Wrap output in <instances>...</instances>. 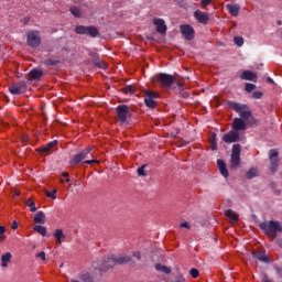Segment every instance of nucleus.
Wrapping results in <instances>:
<instances>
[{
    "label": "nucleus",
    "mask_w": 282,
    "mask_h": 282,
    "mask_svg": "<svg viewBox=\"0 0 282 282\" xmlns=\"http://www.w3.org/2000/svg\"><path fill=\"white\" fill-rule=\"evenodd\" d=\"M12 230H17V228H19V223H17V220H14L11 225Z\"/></svg>",
    "instance_id": "nucleus-52"
},
{
    "label": "nucleus",
    "mask_w": 282,
    "mask_h": 282,
    "mask_svg": "<svg viewBox=\"0 0 282 282\" xmlns=\"http://www.w3.org/2000/svg\"><path fill=\"white\" fill-rule=\"evenodd\" d=\"M53 237H55V239H65V234L63 232V229H56Z\"/></svg>",
    "instance_id": "nucleus-34"
},
{
    "label": "nucleus",
    "mask_w": 282,
    "mask_h": 282,
    "mask_svg": "<svg viewBox=\"0 0 282 282\" xmlns=\"http://www.w3.org/2000/svg\"><path fill=\"white\" fill-rule=\"evenodd\" d=\"M212 151H217V133L213 132L209 138Z\"/></svg>",
    "instance_id": "nucleus-26"
},
{
    "label": "nucleus",
    "mask_w": 282,
    "mask_h": 282,
    "mask_svg": "<svg viewBox=\"0 0 282 282\" xmlns=\"http://www.w3.org/2000/svg\"><path fill=\"white\" fill-rule=\"evenodd\" d=\"M252 98H256L257 100H261V98H263V93L257 90V91H254V93L252 94Z\"/></svg>",
    "instance_id": "nucleus-41"
},
{
    "label": "nucleus",
    "mask_w": 282,
    "mask_h": 282,
    "mask_svg": "<svg viewBox=\"0 0 282 282\" xmlns=\"http://www.w3.org/2000/svg\"><path fill=\"white\" fill-rule=\"evenodd\" d=\"M180 96H181L182 98H189L191 94H188V93L185 91V90H180Z\"/></svg>",
    "instance_id": "nucleus-47"
},
{
    "label": "nucleus",
    "mask_w": 282,
    "mask_h": 282,
    "mask_svg": "<svg viewBox=\"0 0 282 282\" xmlns=\"http://www.w3.org/2000/svg\"><path fill=\"white\" fill-rule=\"evenodd\" d=\"M61 62L58 59H53V58H47L44 61V65L47 66H54V65H58Z\"/></svg>",
    "instance_id": "nucleus-35"
},
{
    "label": "nucleus",
    "mask_w": 282,
    "mask_h": 282,
    "mask_svg": "<svg viewBox=\"0 0 282 282\" xmlns=\"http://www.w3.org/2000/svg\"><path fill=\"white\" fill-rule=\"evenodd\" d=\"M144 169H147V165L138 167L137 173L139 177H147V171H144Z\"/></svg>",
    "instance_id": "nucleus-36"
},
{
    "label": "nucleus",
    "mask_w": 282,
    "mask_h": 282,
    "mask_svg": "<svg viewBox=\"0 0 282 282\" xmlns=\"http://www.w3.org/2000/svg\"><path fill=\"white\" fill-rule=\"evenodd\" d=\"M62 177H66V180L69 178V173L68 172H63Z\"/></svg>",
    "instance_id": "nucleus-54"
},
{
    "label": "nucleus",
    "mask_w": 282,
    "mask_h": 282,
    "mask_svg": "<svg viewBox=\"0 0 282 282\" xmlns=\"http://www.w3.org/2000/svg\"><path fill=\"white\" fill-rule=\"evenodd\" d=\"M253 177H257V170L250 169V170L247 172V180H252Z\"/></svg>",
    "instance_id": "nucleus-38"
},
{
    "label": "nucleus",
    "mask_w": 282,
    "mask_h": 282,
    "mask_svg": "<svg viewBox=\"0 0 282 282\" xmlns=\"http://www.w3.org/2000/svg\"><path fill=\"white\" fill-rule=\"evenodd\" d=\"M132 257H134V259H137V261H140V259H142V254L140 253V251H134L132 253Z\"/></svg>",
    "instance_id": "nucleus-46"
},
{
    "label": "nucleus",
    "mask_w": 282,
    "mask_h": 282,
    "mask_svg": "<svg viewBox=\"0 0 282 282\" xmlns=\"http://www.w3.org/2000/svg\"><path fill=\"white\" fill-rule=\"evenodd\" d=\"M217 166H218L223 177H228V169L226 167V162H224V160H221V159H218Z\"/></svg>",
    "instance_id": "nucleus-22"
},
{
    "label": "nucleus",
    "mask_w": 282,
    "mask_h": 282,
    "mask_svg": "<svg viewBox=\"0 0 282 282\" xmlns=\"http://www.w3.org/2000/svg\"><path fill=\"white\" fill-rule=\"evenodd\" d=\"M35 257H37V259H41L42 261H45V251H42V252H40V253H36V256Z\"/></svg>",
    "instance_id": "nucleus-48"
},
{
    "label": "nucleus",
    "mask_w": 282,
    "mask_h": 282,
    "mask_svg": "<svg viewBox=\"0 0 282 282\" xmlns=\"http://www.w3.org/2000/svg\"><path fill=\"white\" fill-rule=\"evenodd\" d=\"M155 78L158 83H160L161 87H164L165 89H171V87H173V84L175 83V77L166 73L156 74Z\"/></svg>",
    "instance_id": "nucleus-4"
},
{
    "label": "nucleus",
    "mask_w": 282,
    "mask_h": 282,
    "mask_svg": "<svg viewBox=\"0 0 282 282\" xmlns=\"http://www.w3.org/2000/svg\"><path fill=\"white\" fill-rule=\"evenodd\" d=\"M56 243H58L59 246L63 243L62 239H56Z\"/></svg>",
    "instance_id": "nucleus-57"
},
{
    "label": "nucleus",
    "mask_w": 282,
    "mask_h": 282,
    "mask_svg": "<svg viewBox=\"0 0 282 282\" xmlns=\"http://www.w3.org/2000/svg\"><path fill=\"white\" fill-rule=\"evenodd\" d=\"M123 91L124 94H130V95H133L135 94V87L131 86V85H128L123 88Z\"/></svg>",
    "instance_id": "nucleus-37"
},
{
    "label": "nucleus",
    "mask_w": 282,
    "mask_h": 282,
    "mask_svg": "<svg viewBox=\"0 0 282 282\" xmlns=\"http://www.w3.org/2000/svg\"><path fill=\"white\" fill-rule=\"evenodd\" d=\"M267 80H268V83H271V84L274 83V80L271 77H268Z\"/></svg>",
    "instance_id": "nucleus-56"
},
{
    "label": "nucleus",
    "mask_w": 282,
    "mask_h": 282,
    "mask_svg": "<svg viewBox=\"0 0 282 282\" xmlns=\"http://www.w3.org/2000/svg\"><path fill=\"white\" fill-rule=\"evenodd\" d=\"M254 89H257V85L254 84L247 83L245 86V90L247 91V94H252Z\"/></svg>",
    "instance_id": "nucleus-33"
},
{
    "label": "nucleus",
    "mask_w": 282,
    "mask_h": 282,
    "mask_svg": "<svg viewBox=\"0 0 282 282\" xmlns=\"http://www.w3.org/2000/svg\"><path fill=\"white\" fill-rule=\"evenodd\" d=\"M26 43L30 47H39L41 45V36H39V32H29Z\"/></svg>",
    "instance_id": "nucleus-13"
},
{
    "label": "nucleus",
    "mask_w": 282,
    "mask_h": 282,
    "mask_svg": "<svg viewBox=\"0 0 282 282\" xmlns=\"http://www.w3.org/2000/svg\"><path fill=\"white\" fill-rule=\"evenodd\" d=\"M9 91L12 96H21V94H25V91H28V84L25 82L14 83L9 87Z\"/></svg>",
    "instance_id": "nucleus-9"
},
{
    "label": "nucleus",
    "mask_w": 282,
    "mask_h": 282,
    "mask_svg": "<svg viewBox=\"0 0 282 282\" xmlns=\"http://www.w3.org/2000/svg\"><path fill=\"white\" fill-rule=\"evenodd\" d=\"M116 112H117V120L118 122H121V124H124V122H127V118L131 116V111L129 110V106L127 105H119L116 108Z\"/></svg>",
    "instance_id": "nucleus-7"
},
{
    "label": "nucleus",
    "mask_w": 282,
    "mask_h": 282,
    "mask_svg": "<svg viewBox=\"0 0 282 282\" xmlns=\"http://www.w3.org/2000/svg\"><path fill=\"white\" fill-rule=\"evenodd\" d=\"M76 34H86V36H91V39H96L100 32L96 26H85V25H77L75 26Z\"/></svg>",
    "instance_id": "nucleus-6"
},
{
    "label": "nucleus",
    "mask_w": 282,
    "mask_h": 282,
    "mask_svg": "<svg viewBox=\"0 0 282 282\" xmlns=\"http://www.w3.org/2000/svg\"><path fill=\"white\" fill-rule=\"evenodd\" d=\"M33 220L35 221V224H45V213L37 212Z\"/></svg>",
    "instance_id": "nucleus-27"
},
{
    "label": "nucleus",
    "mask_w": 282,
    "mask_h": 282,
    "mask_svg": "<svg viewBox=\"0 0 282 282\" xmlns=\"http://www.w3.org/2000/svg\"><path fill=\"white\" fill-rule=\"evenodd\" d=\"M12 260V253L7 252L1 256V268H8V263Z\"/></svg>",
    "instance_id": "nucleus-25"
},
{
    "label": "nucleus",
    "mask_w": 282,
    "mask_h": 282,
    "mask_svg": "<svg viewBox=\"0 0 282 282\" xmlns=\"http://www.w3.org/2000/svg\"><path fill=\"white\" fill-rule=\"evenodd\" d=\"M95 67H98L99 69H107V63H105V61L102 59H97L94 63Z\"/></svg>",
    "instance_id": "nucleus-31"
},
{
    "label": "nucleus",
    "mask_w": 282,
    "mask_h": 282,
    "mask_svg": "<svg viewBox=\"0 0 282 282\" xmlns=\"http://www.w3.org/2000/svg\"><path fill=\"white\" fill-rule=\"evenodd\" d=\"M30 80H40L43 78V70L42 69H31L29 73Z\"/></svg>",
    "instance_id": "nucleus-20"
},
{
    "label": "nucleus",
    "mask_w": 282,
    "mask_h": 282,
    "mask_svg": "<svg viewBox=\"0 0 282 282\" xmlns=\"http://www.w3.org/2000/svg\"><path fill=\"white\" fill-rule=\"evenodd\" d=\"M269 160H270V171L272 173H276L279 171V151L276 150H270L269 152Z\"/></svg>",
    "instance_id": "nucleus-11"
},
{
    "label": "nucleus",
    "mask_w": 282,
    "mask_h": 282,
    "mask_svg": "<svg viewBox=\"0 0 282 282\" xmlns=\"http://www.w3.org/2000/svg\"><path fill=\"white\" fill-rule=\"evenodd\" d=\"M153 23L156 25V32L159 34H166V23L162 19H154Z\"/></svg>",
    "instance_id": "nucleus-18"
},
{
    "label": "nucleus",
    "mask_w": 282,
    "mask_h": 282,
    "mask_svg": "<svg viewBox=\"0 0 282 282\" xmlns=\"http://www.w3.org/2000/svg\"><path fill=\"white\" fill-rule=\"evenodd\" d=\"M189 274L193 279H197V276H199V270L193 268L191 269Z\"/></svg>",
    "instance_id": "nucleus-40"
},
{
    "label": "nucleus",
    "mask_w": 282,
    "mask_h": 282,
    "mask_svg": "<svg viewBox=\"0 0 282 282\" xmlns=\"http://www.w3.org/2000/svg\"><path fill=\"white\" fill-rule=\"evenodd\" d=\"M246 119L243 118H235L231 123V129L239 133V131H246L248 129V124L246 123Z\"/></svg>",
    "instance_id": "nucleus-14"
},
{
    "label": "nucleus",
    "mask_w": 282,
    "mask_h": 282,
    "mask_svg": "<svg viewBox=\"0 0 282 282\" xmlns=\"http://www.w3.org/2000/svg\"><path fill=\"white\" fill-rule=\"evenodd\" d=\"M69 12H70V14H73V17H76L77 19H80V17H82L80 8H78V7H72L69 9Z\"/></svg>",
    "instance_id": "nucleus-30"
},
{
    "label": "nucleus",
    "mask_w": 282,
    "mask_h": 282,
    "mask_svg": "<svg viewBox=\"0 0 282 282\" xmlns=\"http://www.w3.org/2000/svg\"><path fill=\"white\" fill-rule=\"evenodd\" d=\"M59 182H61V184H65V183L69 184L70 180L69 178H66V180L61 178Z\"/></svg>",
    "instance_id": "nucleus-53"
},
{
    "label": "nucleus",
    "mask_w": 282,
    "mask_h": 282,
    "mask_svg": "<svg viewBox=\"0 0 282 282\" xmlns=\"http://www.w3.org/2000/svg\"><path fill=\"white\" fill-rule=\"evenodd\" d=\"M212 1H213V0H202V1H200L202 8H206V7L210 6V2H212Z\"/></svg>",
    "instance_id": "nucleus-45"
},
{
    "label": "nucleus",
    "mask_w": 282,
    "mask_h": 282,
    "mask_svg": "<svg viewBox=\"0 0 282 282\" xmlns=\"http://www.w3.org/2000/svg\"><path fill=\"white\" fill-rule=\"evenodd\" d=\"M34 232H37L39 235H42V237H46L47 235V228L43 227L41 225H36L33 227Z\"/></svg>",
    "instance_id": "nucleus-28"
},
{
    "label": "nucleus",
    "mask_w": 282,
    "mask_h": 282,
    "mask_svg": "<svg viewBox=\"0 0 282 282\" xmlns=\"http://www.w3.org/2000/svg\"><path fill=\"white\" fill-rule=\"evenodd\" d=\"M223 141L226 142V144H232V142H239V132L231 130L228 133L224 134Z\"/></svg>",
    "instance_id": "nucleus-15"
},
{
    "label": "nucleus",
    "mask_w": 282,
    "mask_h": 282,
    "mask_svg": "<svg viewBox=\"0 0 282 282\" xmlns=\"http://www.w3.org/2000/svg\"><path fill=\"white\" fill-rule=\"evenodd\" d=\"M3 235H6V227L0 226V240L3 241V239H6V237H3Z\"/></svg>",
    "instance_id": "nucleus-44"
},
{
    "label": "nucleus",
    "mask_w": 282,
    "mask_h": 282,
    "mask_svg": "<svg viewBox=\"0 0 282 282\" xmlns=\"http://www.w3.org/2000/svg\"><path fill=\"white\" fill-rule=\"evenodd\" d=\"M181 28V34H183L186 41H193L195 39V29L191 24H183Z\"/></svg>",
    "instance_id": "nucleus-12"
},
{
    "label": "nucleus",
    "mask_w": 282,
    "mask_h": 282,
    "mask_svg": "<svg viewBox=\"0 0 282 282\" xmlns=\"http://www.w3.org/2000/svg\"><path fill=\"white\" fill-rule=\"evenodd\" d=\"M57 189H53L52 192H46V196L51 197V199H56Z\"/></svg>",
    "instance_id": "nucleus-42"
},
{
    "label": "nucleus",
    "mask_w": 282,
    "mask_h": 282,
    "mask_svg": "<svg viewBox=\"0 0 282 282\" xmlns=\"http://www.w3.org/2000/svg\"><path fill=\"white\" fill-rule=\"evenodd\" d=\"M240 78L241 80H256L257 74L252 73L251 70H243Z\"/></svg>",
    "instance_id": "nucleus-24"
},
{
    "label": "nucleus",
    "mask_w": 282,
    "mask_h": 282,
    "mask_svg": "<svg viewBox=\"0 0 282 282\" xmlns=\"http://www.w3.org/2000/svg\"><path fill=\"white\" fill-rule=\"evenodd\" d=\"M159 97H160V94L145 90L144 91L145 106L149 107V109H155V107L158 106V104L155 102V98H159Z\"/></svg>",
    "instance_id": "nucleus-8"
},
{
    "label": "nucleus",
    "mask_w": 282,
    "mask_h": 282,
    "mask_svg": "<svg viewBox=\"0 0 282 282\" xmlns=\"http://www.w3.org/2000/svg\"><path fill=\"white\" fill-rule=\"evenodd\" d=\"M84 164H100V161L93 159L84 161Z\"/></svg>",
    "instance_id": "nucleus-43"
},
{
    "label": "nucleus",
    "mask_w": 282,
    "mask_h": 282,
    "mask_svg": "<svg viewBox=\"0 0 282 282\" xmlns=\"http://www.w3.org/2000/svg\"><path fill=\"white\" fill-rule=\"evenodd\" d=\"M260 229L264 231L267 237L272 241L276 240V232H282V225L279 220H269L260 224Z\"/></svg>",
    "instance_id": "nucleus-2"
},
{
    "label": "nucleus",
    "mask_w": 282,
    "mask_h": 282,
    "mask_svg": "<svg viewBox=\"0 0 282 282\" xmlns=\"http://www.w3.org/2000/svg\"><path fill=\"white\" fill-rule=\"evenodd\" d=\"M131 261H133L131 256L118 254L108 257L106 263H108V268H113L115 265H127V263H131Z\"/></svg>",
    "instance_id": "nucleus-3"
},
{
    "label": "nucleus",
    "mask_w": 282,
    "mask_h": 282,
    "mask_svg": "<svg viewBox=\"0 0 282 282\" xmlns=\"http://www.w3.org/2000/svg\"><path fill=\"white\" fill-rule=\"evenodd\" d=\"M263 282H272V281H270V280H264Z\"/></svg>",
    "instance_id": "nucleus-60"
},
{
    "label": "nucleus",
    "mask_w": 282,
    "mask_h": 282,
    "mask_svg": "<svg viewBox=\"0 0 282 282\" xmlns=\"http://www.w3.org/2000/svg\"><path fill=\"white\" fill-rule=\"evenodd\" d=\"M175 282H186V279H184L182 275H176Z\"/></svg>",
    "instance_id": "nucleus-50"
},
{
    "label": "nucleus",
    "mask_w": 282,
    "mask_h": 282,
    "mask_svg": "<svg viewBox=\"0 0 282 282\" xmlns=\"http://www.w3.org/2000/svg\"><path fill=\"white\" fill-rule=\"evenodd\" d=\"M227 106L229 107V109L236 111V113H238V116L242 118V120H254V118L252 117V110H250V106H248L247 104L227 101Z\"/></svg>",
    "instance_id": "nucleus-1"
},
{
    "label": "nucleus",
    "mask_w": 282,
    "mask_h": 282,
    "mask_svg": "<svg viewBox=\"0 0 282 282\" xmlns=\"http://www.w3.org/2000/svg\"><path fill=\"white\" fill-rule=\"evenodd\" d=\"M234 43H236L238 45V47H242L243 39L241 36H236V37H234Z\"/></svg>",
    "instance_id": "nucleus-39"
},
{
    "label": "nucleus",
    "mask_w": 282,
    "mask_h": 282,
    "mask_svg": "<svg viewBox=\"0 0 282 282\" xmlns=\"http://www.w3.org/2000/svg\"><path fill=\"white\" fill-rule=\"evenodd\" d=\"M226 8L231 17H239V10H241L239 4H227Z\"/></svg>",
    "instance_id": "nucleus-21"
},
{
    "label": "nucleus",
    "mask_w": 282,
    "mask_h": 282,
    "mask_svg": "<svg viewBox=\"0 0 282 282\" xmlns=\"http://www.w3.org/2000/svg\"><path fill=\"white\" fill-rule=\"evenodd\" d=\"M241 164V145L234 144L231 150L230 166L237 169Z\"/></svg>",
    "instance_id": "nucleus-5"
},
{
    "label": "nucleus",
    "mask_w": 282,
    "mask_h": 282,
    "mask_svg": "<svg viewBox=\"0 0 282 282\" xmlns=\"http://www.w3.org/2000/svg\"><path fill=\"white\" fill-rule=\"evenodd\" d=\"M26 206L30 207L31 213H36V205L34 204V200L32 198H29L26 200Z\"/></svg>",
    "instance_id": "nucleus-32"
},
{
    "label": "nucleus",
    "mask_w": 282,
    "mask_h": 282,
    "mask_svg": "<svg viewBox=\"0 0 282 282\" xmlns=\"http://www.w3.org/2000/svg\"><path fill=\"white\" fill-rule=\"evenodd\" d=\"M194 17L198 21V23H203L204 25H206L210 20V18H208V14H206V12H202L199 10L194 12Z\"/></svg>",
    "instance_id": "nucleus-17"
},
{
    "label": "nucleus",
    "mask_w": 282,
    "mask_h": 282,
    "mask_svg": "<svg viewBox=\"0 0 282 282\" xmlns=\"http://www.w3.org/2000/svg\"><path fill=\"white\" fill-rule=\"evenodd\" d=\"M84 279H88L89 280L90 278H89V275H84Z\"/></svg>",
    "instance_id": "nucleus-59"
},
{
    "label": "nucleus",
    "mask_w": 282,
    "mask_h": 282,
    "mask_svg": "<svg viewBox=\"0 0 282 282\" xmlns=\"http://www.w3.org/2000/svg\"><path fill=\"white\" fill-rule=\"evenodd\" d=\"M225 216L229 219V224H237L239 221V215L232 209H227Z\"/></svg>",
    "instance_id": "nucleus-19"
},
{
    "label": "nucleus",
    "mask_w": 282,
    "mask_h": 282,
    "mask_svg": "<svg viewBox=\"0 0 282 282\" xmlns=\"http://www.w3.org/2000/svg\"><path fill=\"white\" fill-rule=\"evenodd\" d=\"M176 85H177V87H180V88L184 87V84H183L182 82H177Z\"/></svg>",
    "instance_id": "nucleus-55"
},
{
    "label": "nucleus",
    "mask_w": 282,
    "mask_h": 282,
    "mask_svg": "<svg viewBox=\"0 0 282 282\" xmlns=\"http://www.w3.org/2000/svg\"><path fill=\"white\" fill-rule=\"evenodd\" d=\"M251 254L253 259H257V261H261V263H270V258L268 257V254H265V252L252 251Z\"/></svg>",
    "instance_id": "nucleus-16"
},
{
    "label": "nucleus",
    "mask_w": 282,
    "mask_h": 282,
    "mask_svg": "<svg viewBox=\"0 0 282 282\" xmlns=\"http://www.w3.org/2000/svg\"><path fill=\"white\" fill-rule=\"evenodd\" d=\"M155 270L158 272H164L165 274H171V268L164 265V264H155Z\"/></svg>",
    "instance_id": "nucleus-29"
},
{
    "label": "nucleus",
    "mask_w": 282,
    "mask_h": 282,
    "mask_svg": "<svg viewBox=\"0 0 282 282\" xmlns=\"http://www.w3.org/2000/svg\"><path fill=\"white\" fill-rule=\"evenodd\" d=\"M43 122L45 124V122H47V117L44 116Z\"/></svg>",
    "instance_id": "nucleus-58"
},
{
    "label": "nucleus",
    "mask_w": 282,
    "mask_h": 282,
    "mask_svg": "<svg viewBox=\"0 0 282 282\" xmlns=\"http://www.w3.org/2000/svg\"><path fill=\"white\" fill-rule=\"evenodd\" d=\"M89 153H91V148H86L82 152L75 154L69 161L70 166H76L80 164L83 160H87V155H89Z\"/></svg>",
    "instance_id": "nucleus-10"
},
{
    "label": "nucleus",
    "mask_w": 282,
    "mask_h": 282,
    "mask_svg": "<svg viewBox=\"0 0 282 282\" xmlns=\"http://www.w3.org/2000/svg\"><path fill=\"white\" fill-rule=\"evenodd\" d=\"M56 144H58L57 140H53L51 142H48L46 145L40 148V153H50V151H52V149H54V147H56Z\"/></svg>",
    "instance_id": "nucleus-23"
},
{
    "label": "nucleus",
    "mask_w": 282,
    "mask_h": 282,
    "mask_svg": "<svg viewBox=\"0 0 282 282\" xmlns=\"http://www.w3.org/2000/svg\"><path fill=\"white\" fill-rule=\"evenodd\" d=\"M181 228H186L187 230L191 229V225H188L186 221L181 224Z\"/></svg>",
    "instance_id": "nucleus-51"
},
{
    "label": "nucleus",
    "mask_w": 282,
    "mask_h": 282,
    "mask_svg": "<svg viewBox=\"0 0 282 282\" xmlns=\"http://www.w3.org/2000/svg\"><path fill=\"white\" fill-rule=\"evenodd\" d=\"M89 56H91V58H94L95 61H98V58H99L98 53H94V52H90Z\"/></svg>",
    "instance_id": "nucleus-49"
}]
</instances>
